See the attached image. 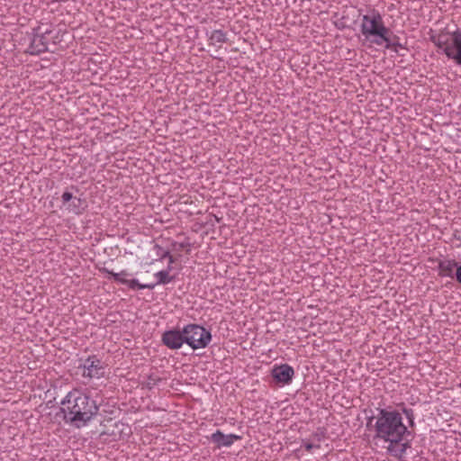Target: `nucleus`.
<instances>
[{
  "instance_id": "12",
  "label": "nucleus",
  "mask_w": 461,
  "mask_h": 461,
  "mask_svg": "<svg viewBox=\"0 0 461 461\" xmlns=\"http://www.w3.org/2000/svg\"><path fill=\"white\" fill-rule=\"evenodd\" d=\"M210 439L218 448H221L222 447H229L232 446L236 440L240 439V437L236 434L225 435L218 429L211 435Z\"/></svg>"
},
{
  "instance_id": "17",
  "label": "nucleus",
  "mask_w": 461,
  "mask_h": 461,
  "mask_svg": "<svg viewBox=\"0 0 461 461\" xmlns=\"http://www.w3.org/2000/svg\"><path fill=\"white\" fill-rule=\"evenodd\" d=\"M160 381H161L160 377L158 376L156 374H150L148 376L147 381L145 382V385L149 389H152L155 386H157Z\"/></svg>"
},
{
  "instance_id": "18",
  "label": "nucleus",
  "mask_w": 461,
  "mask_h": 461,
  "mask_svg": "<svg viewBox=\"0 0 461 461\" xmlns=\"http://www.w3.org/2000/svg\"><path fill=\"white\" fill-rule=\"evenodd\" d=\"M126 285L131 290L140 289V285H142L138 279H128V282H126Z\"/></svg>"
},
{
  "instance_id": "19",
  "label": "nucleus",
  "mask_w": 461,
  "mask_h": 461,
  "mask_svg": "<svg viewBox=\"0 0 461 461\" xmlns=\"http://www.w3.org/2000/svg\"><path fill=\"white\" fill-rule=\"evenodd\" d=\"M303 446L305 447V449L307 451H311L312 449L313 448H319L320 447V445H314V444H312L306 440H303Z\"/></svg>"
},
{
  "instance_id": "14",
  "label": "nucleus",
  "mask_w": 461,
  "mask_h": 461,
  "mask_svg": "<svg viewBox=\"0 0 461 461\" xmlns=\"http://www.w3.org/2000/svg\"><path fill=\"white\" fill-rule=\"evenodd\" d=\"M154 277L156 278L157 284L159 285H167L174 280V276H170L168 271L160 270L154 274Z\"/></svg>"
},
{
  "instance_id": "4",
  "label": "nucleus",
  "mask_w": 461,
  "mask_h": 461,
  "mask_svg": "<svg viewBox=\"0 0 461 461\" xmlns=\"http://www.w3.org/2000/svg\"><path fill=\"white\" fill-rule=\"evenodd\" d=\"M432 42L449 60L461 66V27L443 30L431 37Z\"/></svg>"
},
{
  "instance_id": "3",
  "label": "nucleus",
  "mask_w": 461,
  "mask_h": 461,
  "mask_svg": "<svg viewBox=\"0 0 461 461\" xmlns=\"http://www.w3.org/2000/svg\"><path fill=\"white\" fill-rule=\"evenodd\" d=\"M360 32L363 43L368 47L373 45L391 49L394 46L389 36L390 30L386 27L383 15L375 8L367 10L360 16Z\"/></svg>"
},
{
  "instance_id": "9",
  "label": "nucleus",
  "mask_w": 461,
  "mask_h": 461,
  "mask_svg": "<svg viewBox=\"0 0 461 461\" xmlns=\"http://www.w3.org/2000/svg\"><path fill=\"white\" fill-rule=\"evenodd\" d=\"M271 374L277 383L290 384L294 376V370L290 365L282 364L280 366H275Z\"/></svg>"
},
{
  "instance_id": "7",
  "label": "nucleus",
  "mask_w": 461,
  "mask_h": 461,
  "mask_svg": "<svg viewBox=\"0 0 461 461\" xmlns=\"http://www.w3.org/2000/svg\"><path fill=\"white\" fill-rule=\"evenodd\" d=\"M82 375L87 378H99L104 375V366L96 357H89L82 366Z\"/></svg>"
},
{
  "instance_id": "10",
  "label": "nucleus",
  "mask_w": 461,
  "mask_h": 461,
  "mask_svg": "<svg viewBox=\"0 0 461 461\" xmlns=\"http://www.w3.org/2000/svg\"><path fill=\"white\" fill-rule=\"evenodd\" d=\"M48 32H50L48 26L44 30L41 27L33 29L32 38L31 39V55L40 53L47 49L44 34Z\"/></svg>"
},
{
  "instance_id": "8",
  "label": "nucleus",
  "mask_w": 461,
  "mask_h": 461,
  "mask_svg": "<svg viewBox=\"0 0 461 461\" xmlns=\"http://www.w3.org/2000/svg\"><path fill=\"white\" fill-rule=\"evenodd\" d=\"M162 343L170 349H178L185 343L184 330L182 331L178 330H166L161 337Z\"/></svg>"
},
{
  "instance_id": "11",
  "label": "nucleus",
  "mask_w": 461,
  "mask_h": 461,
  "mask_svg": "<svg viewBox=\"0 0 461 461\" xmlns=\"http://www.w3.org/2000/svg\"><path fill=\"white\" fill-rule=\"evenodd\" d=\"M460 263L452 258H444L438 262V275L441 277H449L456 279V272Z\"/></svg>"
},
{
  "instance_id": "13",
  "label": "nucleus",
  "mask_w": 461,
  "mask_h": 461,
  "mask_svg": "<svg viewBox=\"0 0 461 461\" xmlns=\"http://www.w3.org/2000/svg\"><path fill=\"white\" fill-rule=\"evenodd\" d=\"M206 36L208 38V41L210 45L221 47V44L227 41L226 32L222 30H213L212 32H207Z\"/></svg>"
},
{
  "instance_id": "24",
  "label": "nucleus",
  "mask_w": 461,
  "mask_h": 461,
  "mask_svg": "<svg viewBox=\"0 0 461 461\" xmlns=\"http://www.w3.org/2000/svg\"><path fill=\"white\" fill-rule=\"evenodd\" d=\"M166 271H168V273L170 274L171 270H172V265H167V268L165 269Z\"/></svg>"
},
{
  "instance_id": "23",
  "label": "nucleus",
  "mask_w": 461,
  "mask_h": 461,
  "mask_svg": "<svg viewBox=\"0 0 461 461\" xmlns=\"http://www.w3.org/2000/svg\"><path fill=\"white\" fill-rule=\"evenodd\" d=\"M52 3H66L68 0H50Z\"/></svg>"
},
{
  "instance_id": "15",
  "label": "nucleus",
  "mask_w": 461,
  "mask_h": 461,
  "mask_svg": "<svg viewBox=\"0 0 461 461\" xmlns=\"http://www.w3.org/2000/svg\"><path fill=\"white\" fill-rule=\"evenodd\" d=\"M106 273L113 278V280L117 283L126 285V282H128V277L131 276V274L126 271L122 270L119 273L113 272L112 270H106Z\"/></svg>"
},
{
  "instance_id": "20",
  "label": "nucleus",
  "mask_w": 461,
  "mask_h": 461,
  "mask_svg": "<svg viewBox=\"0 0 461 461\" xmlns=\"http://www.w3.org/2000/svg\"><path fill=\"white\" fill-rule=\"evenodd\" d=\"M157 285H158L156 283H150V284H142V285H140V289H149V290H152L154 289Z\"/></svg>"
},
{
  "instance_id": "2",
  "label": "nucleus",
  "mask_w": 461,
  "mask_h": 461,
  "mask_svg": "<svg viewBox=\"0 0 461 461\" xmlns=\"http://www.w3.org/2000/svg\"><path fill=\"white\" fill-rule=\"evenodd\" d=\"M61 411L67 422L82 428L97 415L99 407L86 393L74 389L61 401Z\"/></svg>"
},
{
  "instance_id": "1",
  "label": "nucleus",
  "mask_w": 461,
  "mask_h": 461,
  "mask_svg": "<svg viewBox=\"0 0 461 461\" xmlns=\"http://www.w3.org/2000/svg\"><path fill=\"white\" fill-rule=\"evenodd\" d=\"M399 410L387 408L379 409L374 425V439L387 444V452L393 456H400L406 449L402 443L404 437L409 433L407 426L403 423L402 414L406 416L411 425L413 424V411L405 407Z\"/></svg>"
},
{
  "instance_id": "5",
  "label": "nucleus",
  "mask_w": 461,
  "mask_h": 461,
  "mask_svg": "<svg viewBox=\"0 0 461 461\" xmlns=\"http://www.w3.org/2000/svg\"><path fill=\"white\" fill-rule=\"evenodd\" d=\"M185 344L192 349L205 348L212 340L209 330L198 324H188L184 327Z\"/></svg>"
},
{
  "instance_id": "6",
  "label": "nucleus",
  "mask_w": 461,
  "mask_h": 461,
  "mask_svg": "<svg viewBox=\"0 0 461 461\" xmlns=\"http://www.w3.org/2000/svg\"><path fill=\"white\" fill-rule=\"evenodd\" d=\"M84 200L74 196L70 192H64L61 195L60 210L68 214L81 215L86 210Z\"/></svg>"
},
{
  "instance_id": "16",
  "label": "nucleus",
  "mask_w": 461,
  "mask_h": 461,
  "mask_svg": "<svg viewBox=\"0 0 461 461\" xmlns=\"http://www.w3.org/2000/svg\"><path fill=\"white\" fill-rule=\"evenodd\" d=\"M151 251L156 257V258L153 259L154 261L162 260L169 257V251L158 244H154Z\"/></svg>"
},
{
  "instance_id": "21",
  "label": "nucleus",
  "mask_w": 461,
  "mask_h": 461,
  "mask_svg": "<svg viewBox=\"0 0 461 461\" xmlns=\"http://www.w3.org/2000/svg\"><path fill=\"white\" fill-rule=\"evenodd\" d=\"M456 281L461 285V261H460V267L457 269L456 272Z\"/></svg>"
},
{
  "instance_id": "22",
  "label": "nucleus",
  "mask_w": 461,
  "mask_h": 461,
  "mask_svg": "<svg viewBox=\"0 0 461 461\" xmlns=\"http://www.w3.org/2000/svg\"><path fill=\"white\" fill-rule=\"evenodd\" d=\"M166 258L168 259L169 265H173L175 263V258L172 255L169 254V257H167Z\"/></svg>"
}]
</instances>
